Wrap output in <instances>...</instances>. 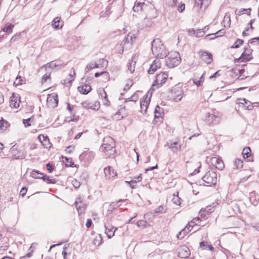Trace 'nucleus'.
<instances>
[{"mask_svg": "<svg viewBox=\"0 0 259 259\" xmlns=\"http://www.w3.org/2000/svg\"><path fill=\"white\" fill-rule=\"evenodd\" d=\"M151 50L153 54L157 58H163L166 55L163 44L159 38L153 40Z\"/></svg>", "mask_w": 259, "mask_h": 259, "instance_id": "obj_1", "label": "nucleus"}, {"mask_svg": "<svg viewBox=\"0 0 259 259\" xmlns=\"http://www.w3.org/2000/svg\"><path fill=\"white\" fill-rule=\"evenodd\" d=\"M101 150L108 156L114 154L115 149L113 139L109 137L104 138V143L101 147Z\"/></svg>", "mask_w": 259, "mask_h": 259, "instance_id": "obj_2", "label": "nucleus"}, {"mask_svg": "<svg viewBox=\"0 0 259 259\" xmlns=\"http://www.w3.org/2000/svg\"><path fill=\"white\" fill-rule=\"evenodd\" d=\"M180 54L177 52H170L166 60V64L169 68H173L178 66L181 62Z\"/></svg>", "mask_w": 259, "mask_h": 259, "instance_id": "obj_3", "label": "nucleus"}, {"mask_svg": "<svg viewBox=\"0 0 259 259\" xmlns=\"http://www.w3.org/2000/svg\"><path fill=\"white\" fill-rule=\"evenodd\" d=\"M204 186L210 187L215 185L218 181L217 175L212 170H209L202 178Z\"/></svg>", "mask_w": 259, "mask_h": 259, "instance_id": "obj_4", "label": "nucleus"}, {"mask_svg": "<svg viewBox=\"0 0 259 259\" xmlns=\"http://www.w3.org/2000/svg\"><path fill=\"white\" fill-rule=\"evenodd\" d=\"M136 38V34L129 32L120 44V46L122 49V51L124 49L126 50L130 49L135 42Z\"/></svg>", "mask_w": 259, "mask_h": 259, "instance_id": "obj_5", "label": "nucleus"}, {"mask_svg": "<svg viewBox=\"0 0 259 259\" xmlns=\"http://www.w3.org/2000/svg\"><path fill=\"white\" fill-rule=\"evenodd\" d=\"M151 95L152 93L149 94L148 92L143 96L142 100L140 102V111L141 113H146L150 102Z\"/></svg>", "mask_w": 259, "mask_h": 259, "instance_id": "obj_6", "label": "nucleus"}, {"mask_svg": "<svg viewBox=\"0 0 259 259\" xmlns=\"http://www.w3.org/2000/svg\"><path fill=\"white\" fill-rule=\"evenodd\" d=\"M83 107L87 110L95 111H99L100 108V103L98 101H85L82 102Z\"/></svg>", "mask_w": 259, "mask_h": 259, "instance_id": "obj_7", "label": "nucleus"}, {"mask_svg": "<svg viewBox=\"0 0 259 259\" xmlns=\"http://www.w3.org/2000/svg\"><path fill=\"white\" fill-rule=\"evenodd\" d=\"M182 88L179 85H176L172 88L171 94L173 100L175 102H179L181 100L183 97V92Z\"/></svg>", "mask_w": 259, "mask_h": 259, "instance_id": "obj_8", "label": "nucleus"}, {"mask_svg": "<svg viewBox=\"0 0 259 259\" xmlns=\"http://www.w3.org/2000/svg\"><path fill=\"white\" fill-rule=\"evenodd\" d=\"M98 93L100 96V100L102 102L103 106L108 107L111 105V103L109 101L107 94L104 89L100 88L98 90Z\"/></svg>", "mask_w": 259, "mask_h": 259, "instance_id": "obj_9", "label": "nucleus"}, {"mask_svg": "<svg viewBox=\"0 0 259 259\" xmlns=\"http://www.w3.org/2000/svg\"><path fill=\"white\" fill-rule=\"evenodd\" d=\"M47 103L49 107H56L57 106L58 103L57 95L55 93L48 95L47 99Z\"/></svg>", "mask_w": 259, "mask_h": 259, "instance_id": "obj_10", "label": "nucleus"}, {"mask_svg": "<svg viewBox=\"0 0 259 259\" xmlns=\"http://www.w3.org/2000/svg\"><path fill=\"white\" fill-rule=\"evenodd\" d=\"M20 103V96L18 94L12 93L10 99V105L11 107L17 109L19 107Z\"/></svg>", "mask_w": 259, "mask_h": 259, "instance_id": "obj_11", "label": "nucleus"}, {"mask_svg": "<svg viewBox=\"0 0 259 259\" xmlns=\"http://www.w3.org/2000/svg\"><path fill=\"white\" fill-rule=\"evenodd\" d=\"M205 117L206 122L211 125L217 124L220 123L221 120L220 116L214 114H211L209 113H206Z\"/></svg>", "mask_w": 259, "mask_h": 259, "instance_id": "obj_12", "label": "nucleus"}, {"mask_svg": "<svg viewBox=\"0 0 259 259\" xmlns=\"http://www.w3.org/2000/svg\"><path fill=\"white\" fill-rule=\"evenodd\" d=\"M252 58V50L250 47H246L244 48L239 59L241 60V61L246 62L250 60Z\"/></svg>", "mask_w": 259, "mask_h": 259, "instance_id": "obj_13", "label": "nucleus"}, {"mask_svg": "<svg viewBox=\"0 0 259 259\" xmlns=\"http://www.w3.org/2000/svg\"><path fill=\"white\" fill-rule=\"evenodd\" d=\"M190 255V250L189 248L185 246H182L178 250V255L181 258H185L188 257Z\"/></svg>", "mask_w": 259, "mask_h": 259, "instance_id": "obj_14", "label": "nucleus"}, {"mask_svg": "<svg viewBox=\"0 0 259 259\" xmlns=\"http://www.w3.org/2000/svg\"><path fill=\"white\" fill-rule=\"evenodd\" d=\"M210 162L213 166L218 169L222 170L224 168L225 165L223 161L218 157H212L210 159Z\"/></svg>", "mask_w": 259, "mask_h": 259, "instance_id": "obj_15", "label": "nucleus"}, {"mask_svg": "<svg viewBox=\"0 0 259 259\" xmlns=\"http://www.w3.org/2000/svg\"><path fill=\"white\" fill-rule=\"evenodd\" d=\"M151 6L150 4H145L143 0H137L135 3V5L133 8L134 12H139L144 10L145 7Z\"/></svg>", "mask_w": 259, "mask_h": 259, "instance_id": "obj_16", "label": "nucleus"}, {"mask_svg": "<svg viewBox=\"0 0 259 259\" xmlns=\"http://www.w3.org/2000/svg\"><path fill=\"white\" fill-rule=\"evenodd\" d=\"M167 78V75L165 73H160L156 77L155 81L153 83V86L156 85H161L164 83Z\"/></svg>", "mask_w": 259, "mask_h": 259, "instance_id": "obj_17", "label": "nucleus"}, {"mask_svg": "<svg viewBox=\"0 0 259 259\" xmlns=\"http://www.w3.org/2000/svg\"><path fill=\"white\" fill-rule=\"evenodd\" d=\"M125 107L121 105L119 107L117 112L114 115L113 118L116 120H120L126 116Z\"/></svg>", "mask_w": 259, "mask_h": 259, "instance_id": "obj_18", "label": "nucleus"}, {"mask_svg": "<svg viewBox=\"0 0 259 259\" xmlns=\"http://www.w3.org/2000/svg\"><path fill=\"white\" fill-rule=\"evenodd\" d=\"M205 34V32L201 29H195L190 28L188 30V35L192 37H200Z\"/></svg>", "mask_w": 259, "mask_h": 259, "instance_id": "obj_19", "label": "nucleus"}, {"mask_svg": "<svg viewBox=\"0 0 259 259\" xmlns=\"http://www.w3.org/2000/svg\"><path fill=\"white\" fill-rule=\"evenodd\" d=\"M199 56L207 64H210L212 61V56L210 53L201 51L199 52Z\"/></svg>", "mask_w": 259, "mask_h": 259, "instance_id": "obj_20", "label": "nucleus"}, {"mask_svg": "<svg viewBox=\"0 0 259 259\" xmlns=\"http://www.w3.org/2000/svg\"><path fill=\"white\" fill-rule=\"evenodd\" d=\"M104 171L105 177L106 180H109L111 178H113L117 175L116 172L111 166H108L105 168Z\"/></svg>", "mask_w": 259, "mask_h": 259, "instance_id": "obj_21", "label": "nucleus"}, {"mask_svg": "<svg viewBox=\"0 0 259 259\" xmlns=\"http://www.w3.org/2000/svg\"><path fill=\"white\" fill-rule=\"evenodd\" d=\"M10 152L13 157L15 159H22L24 157L23 155L18 150L15 145L13 146L10 149Z\"/></svg>", "mask_w": 259, "mask_h": 259, "instance_id": "obj_22", "label": "nucleus"}, {"mask_svg": "<svg viewBox=\"0 0 259 259\" xmlns=\"http://www.w3.org/2000/svg\"><path fill=\"white\" fill-rule=\"evenodd\" d=\"M39 141L41 142L44 147L49 148L51 147V143L50 142V140L47 136L44 135H39L38 137Z\"/></svg>", "mask_w": 259, "mask_h": 259, "instance_id": "obj_23", "label": "nucleus"}, {"mask_svg": "<svg viewBox=\"0 0 259 259\" xmlns=\"http://www.w3.org/2000/svg\"><path fill=\"white\" fill-rule=\"evenodd\" d=\"M142 179V175L140 174L137 177H134L130 181H126L125 183H128L131 188L134 189L137 187V182H141Z\"/></svg>", "mask_w": 259, "mask_h": 259, "instance_id": "obj_24", "label": "nucleus"}, {"mask_svg": "<svg viewBox=\"0 0 259 259\" xmlns=\"http://www.w3.org/2000/svg\"><path fill=\"white\" fill-rule=\"evenodd\" d=\"M63 26V22L61 21V18L57 17L54 19L52 23V27L55 30L61 29Z\"/></svg>", "mask_w": 259, "mask_h": 259, "instance_id": "obj_25", "label": "nucleus"}, {"mask_svg": "<svg viewBox=\"0 0 259 259\" xmlns=\"http://www.w3.org/2000/svg\"><path fill=\"white\" fill-rule=\"evenodd\" d=\"M225 31L224 29H221L215 33L207 34L205 36L204 39L206 40H212L215 37L223 35L225 34Z\"/></svg>", "mask_w": 259, "mask_h": 259, "instance_id": "obj_26", "label": "nucleus"}, {"mask_svg": "<svg viewBox=\"0 0 259 259\" xmlns=\"http://www.w3.org/2000/svg\"><path fill=\"white\" fill-rule=\"evenodd\" d=\"M236 103L243 104L248 110H251L253 107L251 102L245 98L237 99Z\"/></svg>", "mask_w": 259, "mask_h": 259, "instance_id": "obj_27", "label": "nucleus"}, {"mask_svg": "<svg viewBox=\"0 0 259 259\" xmlns=\"http://www.w3.org/2000/svg\"><path fill=\"white\" fill-rule=\"evenodd\" d=\"M160 67V63L159 61L154 60L148 70V73L153 74L156 70Z\"/></svg>", "mask_w": 259, "mask_h": 259, "instance_id": "obj_28", "label": "nucleus"}, {"mask_svg": "<svg viewBox=\"0 0 259 259\" xmlns=\"http://www.w3.org/2000/svg\"><path fill=\"white\" fill-rule=\"evenodd\" d=\"M168 146L173 152H177L181 148V145L178 142H171L168 144Z\"/></svg>", "mask_w": 259, "mask_h": 259, "instance_id": "obj_29", "label": "nucleus"}, {"mask_svg": "<svg viewBox=\"0 0 259 259\" xmlns=\"http://www.w3.org/2000/svg\"><path fill=\"white\" fill-rule=\"evenodd\" d=\"M200 247L202 250H210L213 251L214 247L211 245L208 244L207 242L201 241L199 243Z\"/></svg>", "mask_w": 259, "mask_h": 259, "instance_id": "obj_30", "label": "nucleus"}, {"mask_svg": "<svg viewBox=\"0 0 259 259\" xmlns=\"http://www.w3.org/2000/svg\"><path fill=\"white\" fill-rule=\"evenodd\" d=\"M60 66L61 64H57L56 62L52 61L46 64L40 69V70L42 71L44 69L46 70L47 69H48L49 70L50 69V70H51V69L52 68H55L58 67L60 68Z\"/></svg>", "mask_w": 259, "mask_h": 259, "instance_id": "obj_31", "label": "nucleus"}, {"mask_svg": "<svg viewBox=\"0 0 259 259\" xmlns=\"http://www.w3.org/2000/svg\"><path fill=\"white\" fill-rule=\"evenodd\" d=\"M251 9L250 8H239L236 9L235 10V14L237 15H242L243 14H246L247 15H249L250 14Z\"/></svg>", "mask_w": 259, "mask_h": 259, "instance_id": "obj_32", "label": "nucleus"}, {"mask_svg": "<svg viewBox=\"0 0 259 259\" xmlns=\"http://www.w3.org/2000/svg\"><path fill=\"white\" fill-rule=\"evenodd\" d=\"M91 86L88 84H84L78 88V91L84 95L88 94L91 91Z\"/></svg>", "mask_w": 259, "mask_h": 259, "instance_id": "obj_33", "label": "nucleus"}, {"mask_svg": "<svg viewBox=\"0 0 259 259\" xmlns=\"http://www.w3.org/2000/svg\"><path fill=\"white\" fill-rule=\"evenodd\" d=\"M75 75V71H73V74H69L66 78L64 80V84L65 85H70L74 80V76Z\"/></svg>", "mask_w": 259, "mask_h": 259, "instance_id": "obj_34", "label": "nucleus"}, {"mask_svg": "<svg viewBox=\"0 0 259 259\" xmlns=\"http://www.w3.org/2000/svg\"><path fill=\"white\" fill-rule=\"evenodd\" d=\"M25 83V80H23L20 76H18L14 82V85L15 87H18L22 85Z\"/></svg>", "mask_w": 259, "mask_h": 259, "instance_id": "obj_35", "label": "nucleus"}, {"mask_svg": "<svg viewBox=\"0 0 259 259\" xmlns=\"http://www.w3.org/2000/svg\"><path fill=\"white\" fill-rule=\"evenodd\" d=\"M139 99V96L138 94L135 93L130 98H126L125 99V102H136L138 101Z\"/></svg>", "mask_w": 259, "mask_h": 259, "instance_id": "obj_36", "label": "nucleus"}, {"mask_svg": "<svg viewBox=\"0 0 259 259\" xmlns=\"http://www.w3.org/2000/svg\"><path fill=\"white\" fill-rule=\"evenodd\" d=\"M172 203L177 206H180L181 203V199L178 196V193L177 195L174 194L172 199Z\"/></svg>", "mask_w": 259, "mask_h": 259, "instance_id": "obj_37", "label": "nucleus"}, {"mask_svg": "<svg viewBox=\"0 0 259 259\" xmlns=\"http://www.w3.org/2000/svg\"><path fill=\"white\" fill-rule=\"evenodd\" d=\"M114 228L113 227H111L109 229L106 228V233L108 236V238H111L114 235V233L115 231L117 230L116 228L114 230Z\"/></svg>", "mask_w": 259, "mask_h": 259, "instance_id": "obj_38", "label": "nucleus"}, {"mask_svg": "<svg viewBox=\"0 0 259 259\" xmlns=\"http://www.w3.org/2000/svg\"><path fill=\"white\" fill-rule=\"evenodd\" d=\"M102 236L100 234H99L95 237L93 243L95 245L98 246L102 243Z\"/></svg>", "mask_w": 259, "mask_h": 259, "instance_id": "obj_39", "label": "nucleus"}, {"mask_svg": "<svg viewBox=\"0 0 259 259\" xmlns=\"http://www.w3.org/2000/svg\"><path fill=\"white\" fill-rule=\"evenodd\" d=\"M251 150L249 147H245L242 150V156L244 158H247L250 155Z\"/></svg>", "mask_w": 259, "mask_h": 259, "instance_id": "obj_40", "label": "nucleus"}, {"mask_svg": "<svg viewBox=\"0 0 259 259\" xmlns=\"http://www.w3.org/2000/svg\"><path fill=\"white\" fill-rule=\"evenodd\" d=\"M43 174L39 172L37 170H32L30 173V176L34 179H41V177L42 176Z\"/></svg>", "mask_w": 259, "mask_h": 259, "instance_id": "obj_41", "label": "nucleus"}, {"mask_svg": "<svg viewBox=\"0 0 259 259\" xmlns=\"http://www.w3.org/2000/svg\"><path fill=\"white\" fill-rule=\"evenodd\" d=\"M0 130L2 131H5L9 126V123L7 121L4 120L3 118L0 120Z\"/></svg>", "mask_w": 259, "mask_h": 259, "instance_id": "obj_42", "label": "nucleus"}, {"mask_svg": "<svg viewBox=\"0 0 259 259\" xmlns=\"http://www.w3.org/2000/svg\"><path fill=\"white\" fill-rule=\"evenodd\" d=\"M75 204L76 205L77 210L78 211L79 213H81L82 212V211L84 210L85 207L84 206V205L81 203V202H79L78 201H76L75 202Z\"/></svg>", "mask_w": 259, "mask_h": 259, "instance_id": "obj_43", "label": "nucleus"}, {"mask_svg": "<svg viewBox=\"0 0 259 259\" xmlns=\"http://www.w3.org/2000/svg\"><path fill=\"white\" fill-rule=\"evenodd\" d=\"M234 164L236 168H241L243 167V161L241 159L236 158L234 161Z\"/></svg>", "mask_w": 259, "mask_h": 259, "instance_id": "obj_44", "label": "nucleus"}, {"mask_svg": "<svg viewBox=\"0 0 259 259\" xmlns=\"http://www.w3.org/2000/svg\"><path fill=\"white\" fill-rule=\"evenodd\" d=\"M137 225L138 227L142 229H145L147 227L148 223L146 221L140 220L137 222Z\"/></svg>", "mask_w": 259, "mask_h": 259, "instance_id": "obj_45", "label": "nucleus"}, {"mask_svg": "<svg viewBox=\"0 0 259 259\" xmlns=\"http://www.w3.org/2000/svg\"><path fill=\"white\" fill-rule=\"evenodd\" d=\"M13 27L14 25H13L12 24H7L5 25L3 30L5 32H12V29L13 28Z\"/></svg>", "mask_w": 259, "mask_h": 259, "instance_id": "obj_46", "label": "nucleus"}, {"mask_svg": "<svg viewBox=\"0 0 259 259\" xmlns=\"http://www.w3.org/2000/svg\"><path fill=\"white\" fill-rule=\"evenodd\" d=\"M62 158L65 159L63 160V161L67 166L74 167V163L72 161V160L71 159L65 157H62Z\"/></svg>", "mask_w": 259, "mask_h": 259, "instance_id": "obj_47", "label": "nucleus"}, {"mask_svg": "<svg viewBox=\"0 0 259 259\" xmlns=\"http://www.w3.org/2000/svg\"><path fill=\"white\" fill-rule=\"evenodd\" d=\"M188 232L186 229H182L179 233V234L177 235V238L179 239H182L188 233Z\"/></svg>", "mask_w": 259, "mask_h": 259, "instance_id": "obj_48", "label": "nucleus"}, {"mask_svg": "<svg viewBox=\"0 0 259 259\" xmlns=\"http://www.w3.org/2000/svg\"><path fill=\"white\" fill-rule=\"evenodd\" d=\"M165 212H166V208L163 205H160L154 209V212L156 213H164Z\"/></svg>", "mask_w": 259, "mask_h": 259, "instance_id": "obj_49", "label": "nucleus"}, {"mask_svg": "<svg viewBox=\"0 0 259 259\" xmlns=\"http://www.w3.org/2000/svg\"><path fill=\"white\" fill-rule=\"evenodd\" d=\"M136 64V62H133V60L128 63V69L130 71V72L132 73L134 72L135 70V65Z\"/></svg>", "mask_w": 259, "mask_h": 259, "instance_id": "obj_50", "label": "nucleus"}, {"mask_svg": "<svg viewBox=\"0 0 259 259\" xmlns=\"http://www.w3.org/2000/svg\"><path fill=\"white\" fill-rule=\"evenodd\" d=\"M205 74V73H203V74L201 75V76L200 77L199 80L198 81H196L195 80H193V83L194 84H196L197 87H199L201 85V83L203 82L204 79L203 76Z\"/></svg>", "mask_w": 259, "mask_h": 259, "instance_id": "obj_51", "label": "nucleus"}, {"mask_svg": "<svg viewBox=\"0 0 259 259\" xmlns=\"http://www.w3.org/2000/svg\"><path fill=\"white\" fill-rule=\"evenodd\" d=\"M243 41L242 39H238L234 42V44L232 46L233 48H237L239 47L243 43Z\"/></svg>", "mask_w": 259, "mask_h": 259, "instance_id": "obj_52", "label": "nucleus"}, {"mask_svg": "<svg viewBox=\"0 0 259 259\" xmlns=\"http://www.w3.org/2000/svg\"><path fill=\"white\" fill-rule=\"evenodd\" d=\"M51 75V70L48 69V71L43 75L42 77V82H45L47 81L48 79L50 78Z\"/></svg>", "mask_w": 259, "mask_h": 259, "instance_id": "obj_53", "label": "nucleus"}, {"mask_svg": "<svg viewBox=\"0 0 259 259\" xmlns=\"http://www.w3.org/2000/svg\"><path fill=\"white\" fill-rule=\"evenodd\" d=\"M133 84V82L131 79H127L125 81V90L129 89Z\"/></svg>", "mask_w": 259, "mask_h": 259, "instance_id": "obj_54", "label": "nucleus"}, {"mask_svg": "<svg viewBox=\"0 0 259 259\" xmlns=\"http://www.w3.org/2000/svg\"><path fill=\"white\" fill-rule=\"evenodd\" d=\"M72 185L75 188H77L80 186V182L76 179H74L72 181Z\"/></svg>", "mask_w": 259, "mask_h": 259, "instance_id": "obj_55", "label": "nucleus"}, {"mask_svg": "<svg viewBox=\"0 0 259 259\" xmlns=\"http://www.w3.org/2000/svg\"><path fill=\"white\" fill-rule=\"evenodd\" d=\"M101 75H104L107 78H109V73H108V72H106V71H103V72H102L101 73H98V72L96 73L95 74V76L96 77H98Z\"/></svg>", "mask_w": 259, "mask_h": 259, "instance_id": "obj_56", "label": "nucleus"}, {"mask_svg": "<svg viewBox=\"0 0 259 259\" xmlns=\"http://www.w3.org/2000/svg\"><path fill=\"white\" fill-rule=\"evenodd\" d=\"M225 20H227V23H226V24H224V26L225 27L227 26V27H229L230 25V21H231L230 16L226 15L224 18V22H225Z\"/></svg>", "mask_w": 259, "mask_h": 259, "instance_id": "obj_57", "label": "nucleus"}, {"mask_svg": "<svg viewBox=\"0 0 259 259\" xmlns=\"http://www.w3.org/2000/svg\"><path fill=\"white\" fill-rule=\"evenodd\" d=\"M250 44H254L255 45L259 44V38L258 37H254L249 40Z\"/></svg>", "mask_w": 259, "mask_h": 259, "instance_id": "obj_58", "label": "nucleus"}, {"mask_svg": "<svg viewBox=\"0 0 259 259\" xmlns=\"http://www.w3.org/2000/svg\"><path fill=\"white\" fill-rule=\"evenodd\" d=\"M194 225L191 224V223L190 222L188 223V224L186 226L185 228L184 229H186V230L188 231V232H190L193 227Z\"/></svg>", "mask_w": 259, "mask_h": 259, "instance_id": "obj_59", "label": "nucleus"}, {"mask_svg": "<svg viewBox=\"0 0 259 259\" xmlns=\"http://www.w3.org/2000/svg\"><path fill=\"white\" fill-rule=\"evenodd\" d=\"M191 224H192L194 226L196 225H201V224H199V218H194L191 222ZM202 226H203V225H202Z\"/></svg>", "mask_w": 259, "mask_h": 259, "instance_id": "obj_60", "label": "nucleus"}, {"mask_svg": "<svg viewBox=\"0 0 259 259\" xmlns=\"http://www.w3.org/2000/svg\"><path fill=\"white\" fill-rule=\"evenodd\" d=\"M185 6L183 3H180L179 4L178 10L179 12L182 13L185 10Z\"/></svg>", "mask_w": 259, "mask_h": 259, "instance_id": "obj_61", "label": "nucleus"}, {"mask_svg": "<svg viewBox=\"0 0 259 259\" xmlns=\"http://www.w3.org/2000/svg\"><path fill=\"white\" fill-rule=\"evenodd\" d=\"M41 179H43L44 181L47 182L48 183H52V180L49 179V178L46 176H43L41 177Z\"/></svg>", "mask_w": 259, "mask_h": 259, "instance_id": "obj_62", "label": "nucleus"}, {"mask_svg": "<svg viewBox=\"0 0 259 259\" xmlns=\"http://www.w3.org/2000/svg\"><path fill=\"white\" fill-rule=\"evenodd\" d=\"M30 119H31L30 118L26 119H23V123L24 124L25 127H27V126H29L30 125Z\"/></svg>", "mask_w": 259, "mask_h": 259, "instance_id": "obj_63", "label": "nucleus"}, {"mask_svg": "<svg viewBox=\"0 0 259 259\" xmlns=\"http://www.w3.org/2000/svg\"><path fill=\"white\" fill-rule=\"evenodd\" d=\"M74 149L75 147L74 146H69L66 148V151L67 153H70L71 152L74 150Z\"/></svg>", "mask_w": 259, "mask_h": 259, "instance_id": "obj_64", "label": "nucleus"}]
</instances>
